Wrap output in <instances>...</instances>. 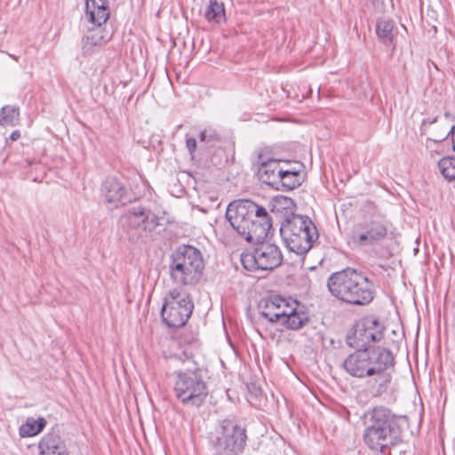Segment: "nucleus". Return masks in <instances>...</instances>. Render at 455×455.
Returning <instances> with one entry per match:
<instances>
[{
	"instance_id": "obj_1",
	"label": "nucleus",
	"mask_w": 455,
	"mask_h": 455,
	"mask_svg": "<svg viewBox=\"0 0 455 455\" xmlns=\"http://www.w3.org/2000/svg\"><path fill=\"white\" fill-rule=\"evenodd\" d=\"M395 363L394 354L383 347L372 349H358L349 355L342 363V368L352 377L364 379L376 377L379 383L375 395L387 391L392 379L390 370Z\"/></svg>"
},
{
	"instance_id": "obj_2",
	"label": "nucleus",
	"mask_w": 455,
	"mask_h": 455,
	"mask_svg": "<svg viewBox=\"0 0 455 455\" xmlns=\"http://www.w3.org/2000/svg\"><path fill=\"white\" fill-rule=\"evenodd\" d=\"M231 227L247 242L259 243L268 235L272 220L267 210L250 200H235L227 208Z\"/></svg>"
},
{
	"instance_id": "obj_3",
	"label": "nucleus",
	"mask_w": 455,
	"mask_h": 455,
	"mask_svg": "<svg viewBox=\"0 0 455 455\" xmlns=\"http://www.w3.org/2000/svg\"><path fill=\"white\" fill-rule=\"evenodd\" d=\"M401 434L397 419L391 410L378 406L369 412L363 439L372 451L387 455L392 447L402 442Z\"/></svg>"
},
{
	"instance_id": "obj_4",
	"label": "nucleus",
	"mask_w": 455,
	"mask_h": 455,
	"mask_svg": "<svg viewBox=\"0 0 455 455\" xmlns=\"http://www.w3.org/2000/svg\"><path fill=\"white\" fill-rule=\"evenodd\" d=\"M331 294L352 306H366L374 299L373 283L361 271L347 267L332 273L327 280Z\"/></svg>"
},
{
	"instance_id": "obj_5",
	"label": "nucleus",
	"mask_w": 455,
	"mask_h": 455,
	"mask_svg": "<svg viewBox=\"0 0 455 455\" xmlns=\"http://www.w3.org/2000/svg\"><path fill=\"white\" fill-rule=\"evenodd\" d=\"M279 231L286 248L297 255L306 254L319 237L310 218L294 213L283 220Z\"/></svg>"
},
{
	"instance_id": "obj_6",
	"label": "nucleus",
	"mask_w": 455,
	"mask_h": 455,
	"mask_svg": "<svg viewBox=\"0 0 455 455\" xmlns=\"http://www.w3.org/2000/svg\"><path fill=\"white\" fill-rule=\"evenodd\" d=\"M204 263L201 251L191 245L179 246L171 255L172 280L180 285H195L203 275Z\"/></svg>"
},
{
	"instance_id": "obj_7",
	"label": "nucleus",
	"mask_w": 455,
	"mask_h": 455,
	"mask_svg": "<svg viewBox=\"0 0 455 455\" xmlns=\"http://www.w3.org/2000/svg\"><path fill=\"white\" fill-rule=\"evenodd\" d=\"M209 438L212 455H241L247 435L235 419H224L217 423Z\"/></svg>"
},
{
	"instance_id": "obj_8",
	"label": "nucleus",
	"mask_w": 455,
	"mask_h": 455,
	"mask_svg": "<svg viewBox=\"0 0 455 455\" xmlns=\"http://www.w3.org/2000/svg\"><path fill=\"white\" fill-rule=\"evenodd\" d=\"M85 18L92 25L88 28L82 39L84 54L90 55L95 47L103 45L108 39L102 25L109 18L108 0H86Z\"/></svg>"
},
{
	"instance_id": "obj_9",
	"label": "nucleus",
	"mask_w": 455,
	"mask_h": 455,
	"mask_svg": "<svg viewBox=\"0 0 455 455\" xmlns=\"http://www.w3.org/2000/svg\"><path fill=\"white\" fill-rule=\"evenodd\" d=\"M158 217L150 210L136 207L124 213L119 220L120 228L129 241L143 243L158 227Z\"/></svg>"
},
{
	"instance_id": "obj_10",
	"label": "nucleus",
	"mask_w": 455,
	"mask_h": 455,
	"mask_svg": "<svg viewBox=\"0 0 455 455\" xmlns=\"http://www.w3.org/2000/svg\"><path fill=\"white\" fill-rule=\"evenodd\" d=\"M174 393L181 403L199 407L205 400L208 389L199 371H188L177 374Z\"/></svg>"
},
{
	"instance_id": "obj_11",
	"label": "nucleus",
	"mask_w": 455,
	"mask_h": 455,
	"mask_svg": "<svg viewBox=\"0 0 455 455\" xmlns=\"http://www.w3.org/2000/svg\"><path fill=\"white\" fill-rule=\"evenodd\" d=\"M193 309L194 304L189 295L178 289H172L164 299L161 315L169 327L179 328L186 324Z\"/></svg>"
},
{
	"instance_id": "obj_12",
	"label": "nucleus",
	"mask_w": 455,
	"mask_h": 455,
	"mask_svg": "<svg viewBox=\"0 0 455 455\" xmlns=\"http://www.w3.org/2000/svg\"><path fill=\"white\" fill-rule=\"evenodd\" d=\"M387 220L380 215L365 217L357 222L351 231V242L361 247H368L378 244L387 235Z\"/></svg>"
},
{
	"instance_id": "obj_13",
	"label": "nucleus",
	"mask_w": 455,
	"mask_h": 455,
	"mask_svg": "<svg viewBox=\"0 0 455 455\" xmlns=\"http://www.w3.org/2000/svg\"><path fill=\"white\" fill-rule=\"evenodd\" d=\"M384 325L372 317L358 321L347 336V342L351 347L371 349L372 343L379 342L384 337Z\"/></svg>"
},
{
	"instance_id": "obj_14",
	"label": "nucleus",
	"mask_w": 455,
	"mask_h": 455,
	"mask_svg": "<svg viewBox=\"0 0 455 455\" xmlns=\"http://www.w3.org/2000/svg\"><path fill=\"white\" fill-rule=\"evenodd\" d=\"M260 317L271 323H279L285 309H289V300L280 295H271L262 299L259 305Z\"/></svg>"
},
{
	"instance_id": "obj_15",
	"label": "nucleus",
	"mask_w": 455,
	"mask_h": 455,
	"mask_svg": "<svg viewBox=\"0 0 455 455\" xmlns=\"http://www.w3.org/2000/svg\"><path fill=\"white\" fill-rule=\"evenodd\" d=\"M254 164L258 166L259 180L263 183L275 188L278 184L280 173H283V164H287V163L271 158L265 160L261 155H259Z\"/></svg>"
},
{
	"instance_id": "obj_16",
	"label": "nucleus",
	"mask_w": 455,
	"mask_h": 455,
	"mask_svg": "<svg viewBox=\"0 0 455 455\" xmlns=\"http://www.w3.org/2000/svg\"><path fill=\"white\" fill-rule=\"evenodd\" d=\"M258 243L255 247V254L258 257L260 270H271L282 263L283 256L276 245L263 243V241Z\"/></svg>"
},
{
	"instance_id": "obj_17",
	"label": "nucleus",
	"mask_w": 455,
	"mask_h": 455,
	"mask_svg": "<svg viewBox=\"0 0 455 455\" xmlns=\"http://www.w3.org/2000/svg\"><path fill=\"white\" fill-rule=\"evenodd\" d=\"M308 322L307 314L301 308L296 300L289 301V309H285L279 323L289 330L297 331Z\"/></svg>"
},
{
	"instance_id": "obj_18",
	"label": "nucleus",
	"mask_w": 455,
	"mask_h": 455,
	"mask_svg": "<svg viewBox=\"0 0 455 455\" xmlns=\"http://www.w3.org/2000/svg\"><path fill=\"white\" fill-rule=\"evenodd\" d=\"M40 455H68L60 436L55 434L46 435L39 443Z\"/></svg>"
},
{
	"instance_id": "obj_19",
	"label": "nucleus",
	"mask_w": 455,
	"mask_h": 455,
	"mask_svg": "<svg viewBox=\"0 0 455 455\" xmlns=\"http://www.w3.org/2000/svg\"><path fill=\"white\" fill-rule=\"evenodd\" d=\"M105 198L108 203L125 204L129 199L126 198V189L124 186L116 179H108L103 186Z\"/></svg>"
},
{
	"instance_id": "obj_20",
	"label": "nucleus",
	"mask_w": 455,
	"mask_h": 455,
	"mask_svg": "<svg viewBox=\"0 0 455 455\" xmlns=\"http://www.w3.org/2000/svg\"><path fill=\"white\" fill-rule=\"evenodd\" d=\"M287 164H283V172L280 173L278 184L275 188L289 191L300 185L299 171L294 168H288Z\"/></svg>"
},
{
	"instance_id": "obj_21",
	"label": "nucleus",
	"mask_w": 455,
	"mask_h": 455,
	"mask_svg": "<svg viewBox=\"0 0 455 455\" xmlns=\"http://www.w3.org/2000/svg\"><path fill=\"white\" fill-rule=\"evenodd\" d=\"M394 21L391 19H379L376 24V34L385 45H391L395 37Z\"/></svg>"
},
{
	"instance_id": "obj_22",
	"label": "nucleus",
	"mask_w": 455,
	"mask_h": 455,
	"mask_svg": "<svg viewBox=\"0 0 455 455\" xmlns=\"http://www.w3.org/2000/svg\"><path fill=\"white\" fill-rule=\"evenodd\" d=\"M204 16L210 22L224 21L226 19L224 4L219 0H210Z\"/></svg>"
},
{
	"instance_id": "obj_23",
	"label": "nucleus",
	"mask_w": 455,
	"mask_h": 455,
	"mask_svg": "<svg viewBox=\"0 0 455 455\" xmlns=\"http://www.w3.org/2000/svg\"><path fill=\"white\" fill-rule=\"evenodd\" d=\"M46 425L44 418L38 419H28L26 423L20 427V435L21 437H30L38 435L43 431Z\"/></svg>"
},
{
	"instance_id": "obj_24",
	"label": "nucleus",
	"mask_w": 455,
	"mask_h": 455,
	"mask_svg": "<svg viewBox=\"0 0 455 455\" xmlns=\"http://www.w3.org/2000/svg\"><path fill=\"white\" fill-rule=\"evenodd\" d=\"M20 124V109L13 106H4L0 110V125L16 126Z\"/></svg>"
},
{
	"instance_id": "obj_25",
	"label": "nucleus",
	"mask_w": 455,
	"mask_h": 455,
	"mask_svg": "<svg viewBox=\"0 0 455 455\" xmlns=\"http://www.w3.org/2000/svg\"><path fill=\"white\" fill-rule=\"evenodd\" d=\"M438 171L448 181L455 180V157H443L438 162Z\"/></svg>"
},
{
	"instance_id": "obj_26",
	"label": "nucleus",
	"mask_w": 455,
	"mask_h": 455,
	"mask_svg": "<svg viewBox=\"0 0 455 455\" xmlns=\"http://www.w3.org/2000/svg\"><path fill=\"white\" fill-rule=\"evenodd\" d=\"M241 263L246 270L254 271L259 269L258 257L255 254V248L252 251L242 253Z\"/></svg>"
},
{
	"instance_id": "obj_27",
	"label": "nucleus",
	"mask_w": 455,
	"mask_h": 455,
	"mask_svg": "<svg viewBox=\"0 0 455 455\" xmlns=\"http://www.w3.org/2000/svg\"><path fill=\"white\" fill-rule=\"evenodd\" d=\"M449 135H451L452 148H453V150L455 151V125H452L451 128L446 126L441 133L435 136L432 140L434 141H443Z\"/></svg>"
},
{
	"instance_id": "obj_28",
	"label": "nucleus",
	"mask_w": 455,
	"mask_h": 455,
	"mask_svg": "<svg viewBox=\"0 0 455 455\" xmlns=\"http://www.w3.org/2000/svg\"><path fill=\"white\" fill-rule=\"evenodd\" d=\"M220 140L219 134L212 129H205L200 133V141L202 142H214Z\"/></svg>"
},
{
	"instance_id": "obj_29",
	"label": "nucleus",
	"mask_w": 455,
	"mask_h": 455,
	"mask_svg": "<svg viewBox=\"0 0 455 455\" xmlns=\"http://www.w3.org/2000/svg\"><path fill=\"white\" fill-rule=\"evenodd\" d=\"M186 145L190 155H193L196 149V140L195 138H188L186 140Z\"/></svg>"
},
{
	"instance_id": "obj_30",
	"label": "nucleus",
	"mask_w": 455,
	"mask_h": 455,
	"mask_svg": "<svg viewBox=\"0 0 455 455\" xmlns=\"http://www.w3.org/2000/svg\"><path fill=\"white\" fill-rule=\"evenodd\" d=\"M20 137V132L19 131H14L11 133V140H17Z\"/></svg>"
},
{
	"instance_id": "obj_31",
	"label": "nucleus",
	"mask_w": 455,
	"mask_h": 455,
	"mask_svg": "<svg viewBox=\"0 0 455 455\" xmlns=\"http://www.w3.org/2000/svg\"><path fill=\"white\" fill-rule=\"evenodd\" d=\"M435 122H436V119H435H435H433V120H430V119H425V120L423 121V123H424L425 124H427V123H428L429 124H434V123H435Z\"/></svg>"
},
{
	"instance_id": "obj_32",
	"label": "nucleus",
	"mask_w": 455,
	"mask_h": 455,
	"mask_svg": "<svg viewBox=\"0 0 455 455\" xmlns=\"http://www.w3.org/2000/svg\"><path fill=\"white\" fill-rule=\"evenodd\" d=\"M282 202H283L284 204H287L289 201L287 198H283V199L278 201L279 204H282Z\"/></svg>"
},
{
	"instance_id": "obj_33",
	"label": "nucleus",
	"mask_w": 455,
	"mask_h": 455,
	"mask_svg": "<svg viewBox=\"0 0 455 455\" xmlns=\"http://www.w3.org/2000/svg\"><path fill=\"white\" fill-rule=\"evenodd\" d=\"M259 333V336L263 337V334L261 333V331L259 330H258Z\"/></svg>"
}]
</instances>
